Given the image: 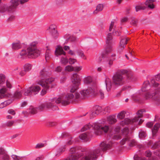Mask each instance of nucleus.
Returning <instances> with one entry per match:
<instances>
[{"instance_id": "nucleus-1", "label": "nucleus", "mask_w": 160, "mask_h": 160, "mask_svg": "<svg viewBox=\"0 0 160 160\" xmlns=\"http://www.w3.org/2000/svg\"><path fill=\"white\" fill-rule=\"evenodd\" d=\"M151 83L152 85L151 87L148 81H145L143 83L142 90V92H146L149 90V92H147L145 95L146 98L148 99L150 98H152L153 100L156 103L159 105L160 104V97L158 95H155L157 92L160 91V87L159 86L157 89L155 88L159 86V84L156 82L154 79L151 80Z\"/></svg>"}, {"instance_id": "nucleus-2", "label": "nucleus", "mask_w": 160, "mask_h": 160, "mask_svg": "<svg viewBox=\"0 0 160 160\" xmlns=\"http://www.w3.org/2000/svg\"><path fill=\"white\" fill-rule=\"evenodd\" d=\"M74 99V95L72 93H68L66 95L61 96L57 99H53L45 103L47 108H51L52 110H55L58 109V107L56 105V104L61 102L62 105H67L73 101Z\"/></svg>"}, {"instance_id": "nucleus-3", "label": "nucleus", "mask_w": 160, "mask_h": 160, "mask_svg": "<svg viewBox=\"0 0 160 160\" xmlns=\"http://www.w3.org/2000/svg\"><path fill=\"white\" fill-rule=\"evenodd\" d=\"M126 74L127 78H131L132 73L126 70L121 69L118 70L112 78V84L115 87H118L124 84L127 82L126 80L124 75Z\"/></svg>"}, {"instance_id": "nucleus-4", "label": "nucleus", "mask_w": 160, "mask_h": 160, "mask_svg": "<svg viewBox=\"0 0 160 160\" xmlns=\"http://www.w3.org/2000/svg\"><path fill=\"white\" fill-rule=\"evenodd\" d=\"M110 147V144H106L104 142H102L100 145L99 148L88 153H85V155L82 158V160H96L101 151H105L109 149Z\"/></svg>"}, {"instance_id": "nucleus-5", "label": "nucleus", "mask_w": 160, "mask_h": 160, "mask_svg": "<svg viewBox=\"0 0 160 160\" xmlns=\"http://www.w3.org/2000/svg\"><path fill=\"white\" fill-rule=\"evenodd\" d=\"M85 149L81 147L72 148L70 150V154L68 158L70 160H78V158L82 155L81 152H84Z\"/></svg>"}, {"instance_id": "nucleus-6", "label": "nucleus", "mask_w": 160, "mask_h": 160, "mask_svg": "<svg viewBox=\"0 0 160 160\" xmlns=\"http://www.w3.org/2000/svg\"><path fill=\"white\" fill-rule=\"evenodd\" d=\"M36 42H32L27 49L28 56L29 58H35L40 55V51L36 47Z\"/></svg>"}, {"instance_id": "nucleus-7", "label": "nucleus", "mask_w": 160, "mask_h": 160, "mask_svg": "<svg viewBox=\"0 0 160 160\" xmlns=\"http://www.w3.org/2000/svg\"><path fill=\"white\" fill-rule=\"evenodd\" d=\"M96 88V85H95L93 89L91 88H89L87 90H83L80 92L81 96L80 95L79 93H75V98L76 99L80 98L83 99L90 94H94Z\"/></svg>"}, {"instance_id": "nucleus-8", "label": "nucleus", "mask_w": 160, "mask_h": 160, "mask_svg": "<svg viewBox=\"0 0 160 160\" xmlns=\"http://www.w3.org/2000/svg\"><path fill=\"white\" fill-rule=\"evenodd\" d=\"M95 133L97 135H100L103 132L107 133L109 129V127L108 125L102 126L100 124L96 123L94 124Z\"/></svg>"}, {"instance_id": "nucleus-9", "label": "nucleus", "mask_w": 160, "mask_h": 160, "mask_svg": "<svg viewBox=\"0 0 160 160\" xmlns=\"http://www.w3.org/2000/svg\"><path fill=\"white\" fill-rule=\"evenodd\" d=\"M102 109V108L98 106L93 107L92 111L89 112L90 118L91 119L97 116L101 112Z\"/></svg>"}, {"instance_id": "nucleus-10", "label": "nucleus", "mask_w": 160, "mask_h": 160, "mask_svg": "<svg viewBox=\"0 0 160 160\" xmlns=\"http://www.w3.org/2000/svg\"><path fill=\"white\" fill-rule=\"evenodd\" d=\"M0 160H10V157L5 149L2 147H0Z\"/></svg>"}, {"instance_id": "nucleus-11", "label": "nucleus", "mask_w": 160, "mask_h": 160, "mask_svg": "<svg viewBox=\"0 0 160 160\" xmlns=\"http://www.w3.org/2000/svg\"><path fill=\"white\" fill-rule=\"evenodd\" d=\"M38 83L41 86L44 88L42 89L41 94L42 95H44L47 93V91L49 88V86L42 80H39L38 82Z\"/></svg>"}, {"instance_id": "nucleus-12", "label": "nucleus", "mask_w": 160, "mask_h": 160, "mask_svg": "<svg viewBox=\"0 0 160 160\" xmlns=\"http://www.w3.org/2000/svg\"><path fill=\"white\" fill-rule=\"evenodd\" d=\"M129 38L124 37L122 38L120 42V45L118 47V50L119 52H121L124 48L125 46L127 44V41L129 40Z\"/></svg>"}, {"instance_id": "nucleus-13", "label": "nucleus", "mask_w": 160, "mask_h": 160, "mask_svg": "<svg viewBox=\"0 0 160 160\" xmlns=\"http://www.w3.org/2000/svg\"><path fill=\"white\" fill-rule=\"evenodd\" d=\"M50 75L45 68L42 70L40 72V77L41 79L40 80L44 81V80L47 78Z\"/></svg>"}, {"instance_id": "nucleus-14", "label": "nucleus", "mask_w": 160, "mask_h": 160, "mask_svg": "<svg viewBox=\"0 0 160 160\" xmlns=\"http://www.w3.org/2000/svg\"><path fill=\"white\" fill-rule=\"evenodd\" d=\"M72 78V82L74 84L79 85L80 82V79L79 75L77 73L73 74Z\"/></svg>"}, {"instance_id": "nucleus-15", "label": "nucleus", "mask_w": 160, "mask_h": 160, "mask_svg": "<svg viewBox=\"0 0 160 160\" xmlns=\"http://www.w3.org/2000/svg\"><path fill=\"white\" fill-rule=\"evenodd\" d=\"M106 43L107 45H113L115 43V41L113 39L112 33H109L106 38Z\"/></svg>"}, {"instance_id": "nucleus-16", "label": "nucleus", "mask_w": 160, "mask_h": 160, "mask_svg": "<svg viewBox=\"0 0 160 160\" xmlns=\"http://www.w3.org/2000/svg\"><path fill=\"white\" fill-rule=\"evenodd\" d=\"M10 6H8L7 4H4L0 6V12L4 13L6 11L8 12H12L11 8H9Z\"/></svg>"}, {"instance_id": "nucleus-17", "label": "nucleus", "mask_w": 160, "mask_h": 160, "mask_svg": "<svg viewBox=\"0 0 160 160\" xmlns=\"http://www.w3.org/2000/svg\"><path fill=\"white\" fill-rule=\"evenodd\" d=\"M7 91L8 89L5 87L0 89V99L8 96Z\"/></svg>"}, {"instance_id": "nucleus-18", "label": "nucleus", "mask_w": 160, "mask_h": 160, "mask_svg": "<svg viewBox=\"0 0 160 160\" xmlns=\"http://www.w3.org/2000/svg\"><path fill=\"white\" fill-rule=\"evenodd\" d=\"M107 90L108 91L110 90L112 86V82L111 79L107 76H106L105 80Z\"/></svg>"}, {"instance_id": "nucleus-19", "label": "nucleus", "mask_w": 160, "mask_h": 160, "mask_svg": "<svg viewBox=\"0 0 160 160\" xmlns=\"http://www.w3.org/2000/svg\"><path fill=\"white\" fill-rule=\"evenodd\" d=\"M11 5L9 8H11L12 12L16 8L19 3V0H12L11 1Z\"/></svg>"}, {"instance_id": "nucleus-20", "label": "nucleus", "mask_w": 160, "mask_h": 160, "mask_svg": "<svg viewBox=\"0 0 160 160\" xmlns=\"http://www.w3.org/2000/svg\"><path fill=\"white\" fill-rule=\"evenodd\" d=\"M96 123L93 124L91 123H90L84 125V127L82 128L81 131L82 132H83L86 130H88L89 129H93L95 130V128H94V124Z\"/></svg>"}, {"instance_id": "nucleus-21", "label": "nucleus", "mask_w": 160, "mask_h": 160, "mask_svg": "<svg viewBox=\"0 0 160 160\" xmlns=\"http://www.w3.org/2000/svg\"><path fill=\"white\" fill-rule=\"evenodd\" d=\"M30 88L32 93L34 94H37L41 89L40 87L37 85H33Z\"/></svg>"}, {"instance_id": "nucleus-22", "label": "nucleus", "mask_w": 160, "mask_h": 160, "mask_svg": "<svg viewBox=\"0 0 160 160\" xmlns=\"http://www.w3.org/2000/svg\"><path fill=\"white\" fill-rule=\"evenodd\" d=\"M155 1V0H147L145 2V4L147 6L148 8L152 9L155 8L153 3Z\"/></svg>"}, {"instance_id": "nucleus-23", "label": "nucleus", "mask_w": 160, "mask_h": 160, "mask_svg": "<svg viewBox=\"0 0 160 160\" xmlns=\"http://www.w3.org/2000/svg\"><path fill=\"white\" fill-rule=\"evenodd\" d=\"M55 53L57 56L62 55H66V52L63 51L62 47H58L56 48Z\"/></svg>"}, {"instance_id": "nucleus-24", "label": "nucleus", "mask_w": 160, "mask_h": 160, "mask_svg": "<svg viewBox=\"0 0 160 160\" xmlns=\"http://www.w3.org/2000/svg\"><path fill=\"white\" fill-rule=\"evenodd\" d=\"M113 45H107V44L106 47L105 49L104 53L105 56L108 55L112 51V46Z\"/></svg>"}, {"instance_id": "nucleus-25", "label": "nucleus", "mask_w": 160, "mask_h": 160, "mask_svg": "<svg viewBox=\"0 0 160 160\" xmlns=\"http://www.w3.org/2000/svg\"><path fill=\"white\" fill-rule=\"evenodd\" d=\"M147 7L143 6V3L142 2H139L135 6V11L138 12L140 10H145Z\"/></svg>"}, {"instance_id": "nucleus-26", "label": "nucleus", "mask_w": 160, "mask_h": 160, "mask_svg": "<svg viewBox=\"0 0 160 160\" xmlns=\"http://www.w3.org/2000/svg\"><path fill=\"white\" fill-rule=\"evenodd\" d=\"M6 78L4 74H0V87H3L5 84Z\"/></svg>"}, {"instance_id": "nucleus-27", "label": "nucleus", "mask_w": 160, "mask_h": 160, "mask_svg": "<svg viewBox=\"0 0 160 160\" xmlns=\"http://www.w3.org/2000/svg\"><path fill=\"white\" fill-rule=\"evenodd\" d=\"M160 127V123H157L155 124L153 128L152 129V135L153 136L156 135Z\"/></svg>"}, {"instance_id": "nucleus-28", "label": "nucleus", "mask_w": 160, "mask_h": 160, "mask_svg": "<svg viewBox=\"0 0 160 160\" xmlns=\"http://www.w3.org/2000/svg\"><path fill=\"white\" fill-rule=\"evenodd\" d=\"M145 112V111L144 109H142L139 110L137 113V114L138 115L137 117H135L134 118V120L135 121H134V122H137L138 121L139 118L142 117V113Z\"/></svg>"}, {"instance_id": "nucleus-29", "label": "nucleus", "mask_w": 160, "mask_h": 160, "mask_svg": "<svg viewBox=\"0 0 160 160\" xmlns=\"http://www.w3.org/2000/svg\"><path fill=\"white\" fill-rule=\"evenodd\" d=\"M103 5L102 4H98L96 7V8L93 12L94 14H97L98 12L101 11L103 9Z\"/></svg>"}, {"instance_id": "nucleus-30", "label": "nucleus", "mask_w": 160, "mask_h": 160, "mask_svg": "<svg viewBox=\"0 0 160 160\" xmlns=\"http://www.w3.org/2000/svg\"><path fill=\"white\" fill-rule=\"evenodd\" d=\"M27 56H28L27 50L26 51V50H22L20 52L19 55H18V57L20 58H23Z\"/></svg>"}, {"instance_id": "nucleus-31", "label": "nucleus", "mask_w": 160, "mask_h": 160, "mask_svg": "<svg viewBox=\"0 0 160 160\" xmlns=\"http://www.w3.org/2000/svg\"><path fill=\"white\" fill-rule=\"evenodd\" d=\"M22 96L21 91L18 90L16 91L14 93L13 97L16 99H19Z\"/></svg>"}, {"instance_id": "nucleus-32", "label": "nucleus", "mask_w": 160, "mask_h": 160, "mask_svg": "<svg viewBox=\"0 0 160 160\" xmlns=\"http://www.w3.org/2000/svg\"><path fill=\"white\" fill-rule=\"evenodd\" d=\"M135 121L134 118L132 120H131L128 118H125L123 121L122 122V124L123 125V124H128L130 123H132L134 122H134Z\"/></svg>"}, {"instance_id": "nucleus-33", "label": "nucleus", "mask_w": 160, "mask_h": 160, "mask_svg": "<svg viewBox=\"0 0 160 160\" xmlns=\"http://www.w3.org/2000/svg\"><path fill=\"white\" fill-rule=\"evenodd\" d=\"M21 48V45L19 42L13 43L12 44V48L13 49H18Z\"/></svg>"}, {"instance_id": "nucleus-34", "label": "nucleus", "mask_w": 160, "mask_h": 160, "mask_svg": "<svg viewBox=\"0 0 160 160\" xmlns=\"http://www.w3.org/2000/svg\"><path fill=\"white\" fill-rule=\"evenodd\" d=\"M108 121L109 124H112L116 122L117 120L113 117L110 116L108 118Z\"/></svg>"}, {"instance_id": "nucleus-35", "label": "nucleus", "mask_w": 160, "mask_h": 160, "mask_svg": "<svg viewBox=\"0 0 160 160\" xmlns=\"http://www.w3.org/2000/svg\"><path fill=\"white\" fill-rule=\"evenodd\" d=\"M51 54V51L49 48H47L46 50L45 53V59L46 61H47L50 58Z\"/></svg>"}, {"instance_id": "nucleus-36", "label": "nucleus", "mask_w": 160, "mask_h": 160, "mask_svg": "<svg viewBox=\"0 0 160 160\" xmlns=\"http://www.w3.org/2000/svg\"><path fill=\"white\" fill-rule=\"evenodd\" d=\"M106 56L104 53H102L101 55L98 56L96 58L97 62L99 63Z\"/></svg>"}, {"instance_id": "nucleus-37", "label": "nucleus", "mask_w": 160, "mask_h": 160, "mask_svg": "<svg viewBox=\"0 0 160 160\" xmlns=\"http://www.w3.org/2000/svg\"><path fill=\"white\" fill-rule=\"evenodd\" d=\"M79 138L80 139L85 140L87 141L88 139V135L86 133H83L79 136Z\"/></svg>"}, {"instance_id": "nucleus-38", "label": "nucleus", "mask_w": 160, "mask_h": 160, "mask_svg": "<svg viewBox=\"0 0 160 160\" xmlns=\"http://www.w3.org/2000/svg\"><path fill=\"white\" fill-rule=\"evenodd\" d=\"M125 112L124 111H121L118 114V118L120 119H123L125 117Z\"/></svg>"}, {"instance_id": "nucleus-39", "label": "nucleus", "mask_w": 160, "mask_h": 160, "mask_svg": "<svg viewBox=\"0 0 160 160\" xmlns=\"http://www.w3.org/2000/svg\"><path fill=\"white\" fill-rule=\"evenodd\" d=\"M52 36L54 39L57 38L59 35L57 30L50 32Z\"/></svg>"}, {"instance_id": "nucleus-40", "label": "nucleus", "mask_w": 160, "mask_h": 160, "mask_svg": "<svg viewBox=\"0 0 160 160\" xmlns=\"http://www.w3.org/2000/svg\"><path fill=\"white\" fill-rule=\"evenodd\" d=\"M32 67V65L29 63H26L25 64L24 69L27 72H28L30 71Z\"/></svg>"}, {"instance_id": "nucleus-41", "label": "nucleus", "mask_w": 160, "mask_h": 160, "mask_svg": "<svg viewBox=\"0 0 160 160\" xmlns=\"http://www.w3.org/2000/svg\"><path fill=\"white\" fill-rule=\"evenodd\" d=\"M57 124L56 122L54 121H48L46 122V125L49 127H52L56 126Z\"/></svg>"}, {"instance_id": "nucleus-42", "label": "nucleus", "mask_w": 160, "mask_h": 160, "mask_svg": "<svg viewBox=\"0 0 160 160\" xmlns=\"http://www.w3.org/2000/svg\"><path fill=\"white\" fill-rule=\"evenodd\" d=\"M146 136L147 134L145 131L141 130L139 132V137L141 139L144 138Z\"/></svg>"}, {"instance_id": "nucleus-43", "label": "nucleus", "mask_w": 160, "mask_h": 160, "mask_svg": "<svg viewBox=\"0 0 160 160\" xmlns=\"http://www.w3.org/2000/svg\"><path fill=\"white\" fill-rule=\"evenodd\" d=\"M131 21L130 22V23L131 24L136 26L137 25V24L138 22V20L135 18L132 17L131 18Z\"/></svg>"}, {"instance_id": "nucleus-44", "label": "nucleus", "mask_w": 160, "mask_h": 160, "mask_svg": "<svg viewBox=\"0 0 160 160\" xmlns=\"http://www.w3.org/2000/svg\"><path fill=\"white\" fill-rule=\"evenodd\" d=\"M32 94V93L30 87L28 89H26L24 90V94L25 96L30 95Z\"/></svg>"}, {"instance_id": "nucleus-45", "label": "nucleus", "mask_w": 160, "mask_h": 160, "mask_svg": "<svg viewBox=\"0 0 160 160\" xmlns=\"http://www.w3.org/2000/svg\"><path fill=\"white\" fill-rule=\"evenodd\" d=\"M92 81V78L90 77H88L85 78L84 80V83L86 84H89L91 83Z\"/></svg>"}, {"instance_id": "nucleus-46", "label": "nucleus", "mask_w": 160, "mask_h": 160, "mask_svg": "<svg viewBox=\"0 0 160 160\" xmlns=\"http://www.w3.org/2000/svg\"><path fill=\"white\" fill-rule=\"evenodd\" d=\"M49 29L50 32L57 30V26L54 24H52L49 26Z\"/></svg>"}, {"instance_id": "nucleus-47", "label": "nucleus", "mask_w": 160, "mask_h": 160, "mask_svg": "<svg viewBox=\"0 0 160 160\" xmlns=\"http://www.w3.org/2000/svg\"><path fill=\"white\" fill-rule=\"evenodd\" d=\"M45 80L44 81V82H45L46 84L49 86L48 84L51 83L52 82H53L54 80V79L53 78H50L48 79L46 78Z\"/></svg>"}, {"instance_id": "nucleus-48", "label": "nucleus", "mask_w": 160, "mask_h": 160, "mask_svg": "<svg viewBox=\"0 0 160 160\" xmlns=\"http://www.w3.org/2000/svg\"><path fill=\"white\" fill-rule=\"evenodd\" d=\"M14 123V121H9L7 122L4 125V126L11 127L12 126Z\"/></svg>"}, {"instance_id": "nucleus-49", "label": "nucleus", "mask_w": 160, "mask_h": 160, "mask_svg": "<svg viewBox=\"0 0 160 160\" xmlns=\"http://www.w3.org/2000/svg\"><path fill=\"white\" fill-rule=\"evenodd\" d=\"M77 53L78 55L81 57V58L84 59H86V58L82 51L80 50H78L77 51Z\"/></svg>"}, {"instance_id": "nucleus-50", "label": "nucleus", "mask_w": 160, "mask_h": 160, "mask_svg": "<svg viewBox=\"0 0 160 160\" xmlns=\"http://www.w3.org/2000/svg\"><path fill=\"white\" fill-rule=\"evenodd\" d=\"M122 134L127 136L129 133V129L128 128H124L122 130Z\"/></svg>"}, {"instance_id": "nucleus-51", "label": "nucleus", "mask_w": 160, "mask_h": 160, "mask_svg": "<svg viewBox=\"0 0 160 160\" xmlns=\"http://www.w3.org/2000/svg\"><path fill=\"white\" fill-rule=\"evenodd\" d=\"M65 71L70 72L74 71V68L72 66L68 65L65 67Z\"/></svg>"}, {"instance_id": "nucleus-52", "label": "nucleus", "mask_w": 160, "mask_h": 160, "mask_svg": "<svg viewBox=\"0 0 160 160\" xmlns=\"http://www.w3.org/2000/svg\"><path fill=\"white\" fill-rule=\"evenodd\" d=\"M129 138L128 137L123 138L120 142V143L121 145H123L125 144L126 142H128L129 141Z\"/></svg>"}, {"instance_id": "nucleus-53", "label": "nucleus", "mask_w": 160, "mask_h": 160, "mask_svg": "<svg viewBox=\"0 0 160 160\" xmlns=\"http://www.w3.org/2000/svg\"><path fill=\"white\" fill-rule=\"evenodd\" d=\"M12 157L14 160H23L24 159V158L20 157L15 155H12Z\"/></svg>"}, {"instance_id": "nucleus-54", "label": "nucleus", "mask_w": 160, "mask_h": 160, "mask_svg": "<svg viewBox=\"0 0 160 160\" xmlns=\"http://www.w3.org/2000/svg\"><path fill=\"white\" fill-rule=\"evenodd\" d=\"M61 62L62 63L64 64V65H66L68 62V59L66 58H62L61 59Z\"/></svg>"}, {"instance_id": "nucleus-55", "label": "nucleus", "mask_w": 160, "mask_h": 160, "mask_svg": "<svg viewBox=\"0 0 160 160\" xmlns=\"http://www.w3.org/2000/svg\"><path fill=\"white\" fill-rule=\"evenodd\" d=\"M37 110L36 108L31 107L29 109V113L32 114H35L37 113Z\"/></svg>"}, {"instance_id": "nucleus-56", "label": "nucleus", "mask_w": 160, "mask_h": 160, "mask_svg": "<svg viewBox=\"0 0 160 160\" xmlns=\"http://www.w3.org/2000/svg\"><path fill=\"white\" fill-rule=\"evenodd\" d=\"M78 85L74 84V85L72 87L70 90V92H73L78 88Z\"/></svg>"}, {"instance_id": "nucleus-57", "label": "nucleus", "mask_w": 160, "mask_h": 160, "mask_svg": "<svg viewBox=\"0 0 160 160\" xmlns=\"http://www.w3.org/2000/svg\"><path fill=\"white\" fill-rule=\"evenodd\" d=\"M104 111L105 114L109 113L111 111V108L109 107H107L104 108Z\"/></svg>"}, {"instance_id": "nucleus-58", "label": "nucleus", "mask_w": 160, "mask_h": 160, "mask_svg": "<svg viewBox=\"0 0 160 160\" xmlns=\"http://www.w3.org/2000/svg\"><path fill=\"white\" fill-rule=\"evenodd\" d=\"M159 144H160V141L156 142L152 146V148L153 149L157 148H158Z\"/></svg>"}, {"instance_id": "nucleus-59", "label": "nucleus", "mask_w": 160, "mask_h": 160, "mask_svg": "<svg viewBox=\"0 0 160 160\" xmlns=\"http://www.w3.org/2000/svg\"><path fill=\"white\" fill-rule=\"evenodd\" d=\"M112 138L113 139L118 140V139H120L121 138V137L120 135L118 134H116L114 135L112 137Z\"/></svg>"}, {"instance_id": "nucleus-60", "label": "nucleus", "mask_w": 160, "mask_h": 160, "mask_svg": "<svg viewBox=\"0 0 160 160\" xmlns=\"http://www.w3.org/2000/svg\"><path fill=\"white\" fill-rule=\"evenodd\" d=\"M46 108V105L45 103L40 105L38 108V109L40 110H42Z\"/></svg>"}, {"instance_id": "nucleus-61", "label": "nucleus", "mask_w": 160, "mask_h": 160, "mask_svg": "<svg viewBox=\"0 0 160 160\" xmlns=\"http://www.w3.org/2000/svg\"><path fill=\"white\" fill-rule=\"evenodd\" d=\"M98 95L100 96L101 99H103L104 98V94L103 91L100 90L98 92Z\"/></svg>"}, {"instance_id": "nucleus-62", "label": "nucleus", "mask_w": 160, "mask_h": 160, "mask_svg": "<svg viewBox=\"0 0 160 160\" xmlns=\"http://www.w3.org/2000/svg\"><path fill=\"white\" fill-rule=\"evenodd\" d=\"M137 144L136 141L134 139L132 140L130 143L129 145L131 147H133Z\"/></svg>"}, {"instance_id": "nucleus-63", "label": "nucleus", "mask_w": 160, "mask_h": 160, "mask_svg": "<svg viewBox=\"0 0 160 160\" xmlns=\"http://www.w3.org/2000/svg\"><path fill=\"white\" fill-rule=\"evenodd\" d=\"M115 58H113L112 59H110L108 61V64L109 66L110 67L113 64V61L115 60Z\"/></svg>"}, {"instance_id": "nucleus-64", "label": "nucleus", "mask_w": 160, "mask_h": 160, "mask_svg": "<svg viewBox=\"0 0 160 160\" xmlns=\"http://www.w3.org/2000/svg\"><path fill=\"white\" fill-rule=\"evenodd\" d=\"M68 62H69V64H72L76 62V60L73 58H70Z\"/></svg>"}]
</instances>
